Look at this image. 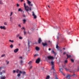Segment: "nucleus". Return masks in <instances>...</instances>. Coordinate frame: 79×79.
Returning a JSON list of instances; mask_svg holds the SVG:
<instances>
[{
  "mask_svg": "<svg viewBox=\"0 0 79 79\" xmlns=\"http://www.w3.org/2000/svg\"><path fill=\"white\" fill-rule=\"evenodd\" d=\"M3 56H5V54H3L1 56V57H3Z\"/></svg>",
  "mask_w": 79,
  "mask_h": 79,
  "instance_id": "c756f323",
  "label": "nucleus"
},
{
  "mask_svg": "<svg viewBox=\"0 0 79 79\" xmlns=\"http://www.w3.org/2000/svg\"><path fill=\"white\" fill-rule=\"evenodd\" d=\"M42 40H41V38H40L38 40V43L40 44L41 43V42H42Z\"/></svg>",
  "mask_w": 79,
  "mask_h": 79,
  "instance_id": "9b49d317",
  "label": "nucleus"
},
{
  "mask_svg": "<svg viewBox=\"0 0 79 79\" xmlns=\"http://www.w3.org/2000/svg\"><path fill=\"white\" fill-rule=\"evenodd\" d=\"M2 74H3V73L2 72L0 73V75H2Z\"/></svg>",
  "mask_w": 79,
  "mask_h": 79,
  "instance_id": "864d4df0",
  "label": "nucleus"
},
{
  "mask_svg": "<svg viewBox=\"0 0 79 79\" xmlns=\"http://www.w3.org/2000/svg\"><path fill=\"white\" fill-rule=\"evenodd\" d=\"M23 24H25V23H26V20L25 19H23Z\"/></svg>",
  "mask_w": 79,
  "mask_h": 79,
  "instance_id": "a211bd4d",
  "label": "nucleus"
},
{
  "mask_svg": "<svg viewBox=\"0 0 79 79\" xmlns=\"http://www.w3.org/2000/svg\"><path fill=\"white\" fill-rule=\"evenodd\" d=\"M24 35H26V31H24Z\"/></svg>",
  "mask_w": 79,
  "mask_h": 79,
  "instance_id": "a19ab883",
  "label": "nucleus"
},
{
  "mask_svg": "<svg viewBox=\"0 0 79 79\" xmlns=\"http://www.w3.org/2000/svg\"><path fill=\"white\" fill-rule=\"evenodd\" d=\"M26 73L25 71H23L22 72V74L23 76H24V75H26Z\"/></svg>",
  "mask_w": 79,
  "mask_h": 79,
  "instance_id": "f3484780",
  "label": "nucleus"
},
{
  "mask_svg": "<svg viewBox=\"0 0 79 79\" xmlns=\"http://www.w3.org/2000/svg\"><path fill=\"white\" fill-rule=\"evenodd\" d=\"M48 50H49V51H50V50H51V48H49L48 49Z\"/></svg>",
  "mask_w": 79,
  "mask_h": 79,
  "instance_id": "052dcab7",
  "label": "nucleus"
},
{
  "mask_svg": "<svg viewBox=\"0 0 79 79\" xmlns=\"http://www.w3.org/2000/svg\"><path fill=\"white\" fill-rule=\"evenodd\" d=\"M58 48H59V47L58 46V44H57L56 45V48H57V49H58Z\"/></svg>",
  "mask_w": 79,
  "mask_h": 79,
  "instance_id": "bb28decb",
  "label": "nucleus"
},
{
  "mask_svg": "<svg viewBox=\"0 0 79 79\" xmlns=\"http://www.w3.org/2000/svg\"><path fill=\"white\" fill-rule=\"evenodd\" d=\"M19 69H17V71H16V73H19Z\"/></svg>",
  "mask_w": 79,
  "mask_h": 79,
  "instance_id": "a878e982",
  "label": "nucleus"
},
{
  "mask_svg": "<svg viewBox=\"0 0 79 79\" xmlns=\"http://www.w3.org/2000/svg\"><path fill=\"white\" fill-rule=\"evenodd\" d=\"M52 52L53 53H55V51H52Z\"/></svg>",
  "mask_w": 79,
  "mask_h": 79,
  "instance_id": "4d7b16f0",
  "label": "nucleus"
},
{
  "mask_svg": "<svg viewBox=\"0 0 79 79\" xmlns=\"http://www.w3.org/2000/svg\"><path fill=\"white\" fill-rule=\"evenodd\" d=\"M19 34L17 35V37H19Z\"/></svg>",
  "mask_w": 79,
  "mask_h": 79,
  "instance_id": "680f3d73",
  "label": "nucleus"
},
{
  "mask_svg": "<svg viewBox=\"0 0 79 79\" xmlns=\"http://www.w3.org/2000/svg\"><path fill=\"white\" fill-rule=\"evenodd\" d=\"M66 53V52H64L63 53V55H64Z\"/></svg>",
  "mask_w": 79,
  "mask_h": 79,
  "instance_id": "a18cd8bd",
  "label": "nucleus"
},
{
  "mask_svg": "<svg viewBox=\"0 0 79 79\" xmlns=\"http://www.w3.org/2000/svg\"><path fill=\"white\" fill-rule=\"evenodd\" d=\"M29 6H33V4H30V5H29Z\"/></svg>",
  "mask_w": 79,
  "mask_h": 79,
  "instance_id": "ea45409f",
  "label": "nucleus"
},
{
  "mask_svg": "<svg viewBox=\"0 0 79 79\" xmlns=\"http://www.w3.org/2000/svg\"><path fill=\"white\" fill-rule=\"evenodd\" d=\"M71 60L72 61V62H74V60L73 59H71Z\"/></svg>",
  "mask_w": 79,
  "mask_h": 79,
  "instance_id": "72a5a7b5",
  "label": "nucleus"
},
{
  "mask_svg": "<svg viewBox=\"0 0 79 79\" xmlns=\"http://www.w3.org/2000/svg\"><path fill=\"white\" fill-rule=\"evenodd\" d=\"M19 26V27H21V24H19V25H18Z\"/></svg>",
  "mask_w": 79,
  "mask_h": 79,
  "instance_id": "6e6d98bb",
  "label": "nucleus"
},
{
  "mask_svg": "<svg viewBox=\"0 0 79 79\" xmlns=\"http://www.w3.org/2000/svg\"><path fill=\"white\" fill-rule=\"evenodd\" d=\"M0 4H3V2H2V0H0Z\"/></svg>",
  "mask_w": 79,
  "mask_h": 79,
  "instance_id": "473e14b6",
  "label": "nucleus"
},
{
  "mask_svg": "<svg viewBox=\"0 0 79 79\" xmlns=\"http://www.w3.org/2000/svg\"><path fill=\"white\" fill-rule=\"evenodd\" d=\"M20 76H21V74H20V73H19L17 75V76L18 77H20Z\"/></svg>",
  "mask_w": 79,
  "mask_h": 79,
  "instance_id": "c85d7f7f",
  "label": "nucleus"
},
{
  "mask_svg": "<svg viewBox=\"0 0 79 79\" xmlns=\"http://www.w3.org/2000/svg\"><path fill=\"white\" fill-rule=\"evenodd\" d=\"M16 73V71L14 70L13 71V73Z\"/></svg>",
  "mask_w": 79,
  "mask_h": 79,
  "instance_id": "09e8293b",
  "label": "nucleus"
},
{
  "mask_svg": "<svg viewBox=\"0 0 79 79\" xmlns=\"http://www.w3.org/2000/svg\"><path fill=\"white\" fill-rule=\"evenodd\" d=\"M60 71L61 73H62V74L64 75V74L63 73V72L62 71H63V69L61 68L60 69Z\"/></svg>",
  "mask_w": 79,
  "mask_h": 79,
  "instance_id": "1a4fd4ad",
  "label": "nucleus"
},
{
  "mask_svg": "<svg viewBox=\"0 0 79 79\" xmlns=\"http://www.w3.org/2000/svg\"><path fill=\"white\" fill-rule=\"evenodd\" d=\"M26 11H27V13L28 14V15H29V12L28 11H27L26 10Z\"/></svg>",
  "mask_w": 79,
  "mask_h": 79,
  "instance_id": "5fc2aeb1",
  "label": "nucleus"
},
{
  "mask_svg": "<svg viewBox=\"0 0 79 79\" xmlns=\"http://www.w3.org/2000/svg\"><path fill=\"white\" fill-rule=\"evenodd\" d=\"M32 61H30L28 63V64H30L31 65L32 64Z\"/></svg>",
  "mask_w": 79,
  "mask_h": 79,
  "instance_id": "6ab92c4d",
  "label": "nucleus"
},
{
  "mask_svg": "<svg viewBox=\"0 0 79 79\" xmlns=\"http://www.w3.org/2000/svg\"><path fill=\"white\" fill-rule=\"evenodd\" d=\"M50 78V76H48L47 77H46V79H49Z\"/></svg>",
  "mask_w": 79,
  "mask_h": 79,
  "instance_id": "b1692460",
  "label": "nucleus"
},
{
  "mask_svg": "<svg viewBox=\"0 0 79 79\" xmlns=\"http://www.w3.org/2000/svg\"><path fill=\"white\" fill-rule=\"evenodd\" d=\"M20 58H21V59L23 58V57H20Z\"/></svg>",
  "mask_w": 79,
  "mask_h": 79,
  "instance_id": "774afa93",
  "label": "nucleus"
},
{
  "mask_svg": "<svg viewBox=\"0 0 79 79\" xmlns=\"http://www.w3.org/2000/svg\"><path fill=\"white\" fill-rule=\"evenodd\" d=\"M70 77H71V75L69 74H68L66 77V78L67 79H68V78H69Z\"/></svg>",
  "mask_w": 79,
  "mask_h": 79,
  "instance_id": "f8f14e48",
  "label": "nucleus"
},
{
  "mask_svg": "<svg viewBox=\"0 0 79 79\" xmlns=\"http://www.w3.org/2000/svg\"><path fill=\"white\" fill-rule=\"evenodd\" d=\"M23 5L25 10L26 11H29V7L28 6H26V4L25 3H24Z\"/></svg>",
  "mask_w": 79,
  "mask_h": 79,
  "instance_id": "f03ea898",
  "label": "nucleus"
},
{
  "mask_svg": "<svg viewBox=\"0 0 79 79\" xmlns=\"http://www.w3.org/2000/svg\"><path fill=\"white\" fill-rule=\"evenodd\" d=\"M29 9L30 10V11H31V10H32V7H30L29 8Z\"/></svg>",
  "mask_w": 79,
  "mask_h": 79,
  "instance_id": "7c9ffc66",
  "label": "nucleus"
},
{
  "mask_svg": "<svg viewBox=\"0 0 79 79\" xmlns=\"http://www.w3.org/2000/svg\"><path fill=\"white\" fill-rule=\"evenodd\" d=\"M30 43H29V41L28 40V47H29V44Z\"/></svg>",
  "mask_w": 79,
  "mask_h": 79,
  "instance_id": "c03bdc74",
  "label": "nucleus"
},
{
  "mask_svg": "<svg viewBox=\"0 0 79 79\" xmlns=\"http://www.w3.org/2000/svg\"><path fill=\"white\" fill-rule=\"evenodd\" d=\"M53 75H55V77L56 79H58V78L57 77V74H56V72H53Z\"/></svg>",
  "mask_w": 79,
  "mask_h": 79,
  "instance_id": "0eeeda50",
  "label": "nucleus"
},
{
  "mask_svg": "<svg viewBox=\"0 0 79 79\" xmlns=\"http://www.w3.org/2000/svg\"><path fill=\"white\" fill-rule=\"evenodd\" d=\"M40 59L39 58L36 60L35 63H37V64H39L40 63Z\"/></svg>",
  "mask_w": 79,
  "mask_h": 79,
  "instance_id": "20e7f679",
  "label": "nucleus"
},
{
  "mask_svg": "<svg viewBox=\"0 0 79 79\" xmlns=\"http://www.w3.org/2000/svg\"><path fill=\"white\" fill-rule=\"evenodd\" d=\"M2 71L3 72V73H5V71L4 70H2Z\"/></svg>",
  "mask_w": 79,
  "mask_h": 79,
  "instance_id": "e2e57ef3",
  "label": "nucleus"
},
{
  "mask_svg": "<svg viewBox=\"0 0 79 79\" xmlns=\"http://www.w3.org/2000/svg\"><path fill=\"white\" fill-rule=\"evenodd\" d=\"M17 7H18L19 6V4H17Z\"/></svg>",
  "mask_w": 79,
  "mask_h": 79,
  "instance_id": "8fccbe9b",
  "label": "nucleus"
},
{
  "mask_svg": "<svg viewBox=\"0 0 79 79\" xmlns=\"http://www.w3.org/2000/svg\"><path fill=\"white\" fill-rule=\"evenodd\" d=\"M39 55H38V54H35L34 55V56H38Z\"/></svg>",
  "mask_w": 79,
  "mask_h": 79,
  "instance_id": "de8ad7c7",
  "label": "nucleus"
},
{
  "mask_svg": "<svg viewBox=\"0 0 79 79\" xmlns=\"http://www.w3.org/2000/svg\"><path fill=\"white\" fill-rule=\"evenodd\" d=\"M32 66H30V69H32Z\"/></svg>",
  "mask_w": 79,
  "mask_h": 79,
  "instance_id": "603ef678",
  "label": "nucleus"
},
{
  "mask_svg": "<svg viewBox=\"0 0 79 79\" xmlns=\"http://www.w3.org/2000/svg\"><path fill=\"white\" fill-rule=\"evenodd\" d=\"M61 37V42H64L65 41H66V39H65V38H64V37Z\"/></svg>",
  "mask_w": 79,
  "mask_h": 79,
  "instance_id": "39448f33",
  "label": "nucleus"
},
{
  "mask_svg": "<svg viewBox=\"0 0 79 79\" xmlns=\"http://www.w3.org/2000/svg\"><path fill=\"white\" fill-rule=\"evenodd\" d=\"M21 29H24V31H25L26 30V29H25V28H24V27H22V28H21Z\"/></svg>",
  "mask_w": 79,
  "mask_h": 79,
  "instance_id": "e433bc0d",
  "label": "nucleus"
},
{
  "mask_svg": "<svg viewBox=\"0 0 79 79\" xmlns=\"http://www.w3.org/2000/svg\"><path fill=\"white\" fill-rule=\"evenodd\" d=\"M35 49L36 50H37V51H39V50H40V48L38 47H36L35 48Z\"/></svg>",
  "mask_w": 79,
  "mask_h": 79,
  "instance_id": "4468645a",
  "label": "nucleus"
},
{
  "mask_svg": "<svg viewBox=\"0 0 79 79\" xmlns=\"http://www.w3.org/2000/svg\"><path fill=\"white\" fill-rule=\"evenodd\" d=\"M0 28L1 29H4V30H5V29H6V27H5V26H3V27L2 26H0Z\"/></svg>",
  "mask_w": 79,
  "mask_h": 79,
  "instance_id": "423d86ee",
  "label": "nucleus"
},
{
  "mask_svg": "<svg viewBox=\"0 0 79 79\" xmlns=\"http://www.w3.org/2000/svg\"><path fill=\"white\" fill-rule=\"evenodd\" d=\"M20 2H23V1H24V0H20Z\"/></svg>",
  "mask_w": 79,
  "mask_h": 79,
  "instance_id": "bf43d9fd",
  "label": "nucleus"
},
{
  "mask_svg": "<svg viewBox=\"0 0 79 79\" xmlns=\"http://www.w3.org/2000/svg\"><path fill=\"white\" fill-rule=\"evenodd\" d=\"M20 45H21V44H19L18 46H20Z\"/></svg>",
  "mask_w": 79,
  "mask_h": 79,
  "instance_id": "69168bd1",
  "label": "nucleus"
},
{
  "mask_svg": "<svg viewBox=\"0 0 79 79\" xmlns=\"http://www.w3.org/2000/svg\"><path fill=\"white\" fill-rule=\"evenodd\" d=\"M32 16H35V14H34V12H32Z\"/></svg>",
  "mask_w": 79,
  "mask_h": 79,
  "instance_id": "4c0bfd02",
  "label": "nucleus"
},
{
  "mask_svg": "<svg viewBox=\"0 0 79 79\" xmlns=\"http://www.w3.org/2000/svg\"><path fill=\"white\" fill-rule=\"evenodd\" d=\"M7 61V60H6V62H7V64H8L9 63V61Z\"/></svg>",
  "mask_w": 79,
  "mask_h": 79,
  "instance_id": "49530a36",
  "label": "nucleus"
},
{
  "mask_svg": "<svg viewBox=\"0 0 79 79\" xmlns=\"http://www.w3.org/2000/svg\"><path fill=\"white\" fill-rule=\"evenodd\" d=\"M72 77L73 76V77H77V75L75 74H74L73 75L71 76Z\"/></svg>",
  "mask_w": 79,
  "mask_h": 79,
  "instance_id": "412c9836",
  "label": "nucleus"
},
{
  "mask_svg": "<svg viewBox=\"0 0 79 79\" xmlns=\"http://www.w3.org/2000/svg\"><path fill=\"white\" fill-rule=\"evenodd\" d=\"M63 67L64 68V69L65 68H66V66L65 65H64V66H63Z\"/></svg>",
  "mask_w": 79,
  "mask_h": 79,
  "instance_id": "3c124183",
  "label": "nucleus"
},
{
  "mask_svg": "<svg viewBox=\"0 0 79 79\" xmlns=\"http://www.w3.org/2000/svg\"><path fill=\"white\" fill-rule=\"evenodd\" d=\"M4 25H5L6 26V25H7V23H6L5 22L4 23Z\"/></svg>",
  "mask_w": 79,
  "mask_h": 79,
  "instance_id": "79ce46f5",
  "label": "nucleus"
},
{
  "mask_svg": "<svg viewBox=\"0 0 79 79\" xmlns=\"http://www.w3.org/2000/svg\"><path fill=\"white\" fill-rule=\"evenodd\" d=\"M34 16V18L35 19H36V18H37V16H36V15H35Z\"/></svg>",
  "mask_w": 79,
  "mask_h": 79,
  "instance_id": "c9c22d12",
  "label": "nucleus"
},
{
  "mask_svg": "<svg viewBox=\"0 0 79 79\" xmlns=\"http://www.w3.org/2000/svg\"><path fill=\"white\" fill-rule=\"evenodd\" d=\"M12 15H13V12H10V16H12Z\"/></svg>",
  "mask_w": 79,
  "mask_h": 79,
  "instance_id": "cd10ccee",
  "label": "nucleus"
},
{
  "mask_svg": "<svg viewBox=\"0 0 79 79\" xmlns=\"http://www.w3.org/2000/svg\"><path fill=\"white\" fill-rule=\"evenodd\" d=\"M47 58H48V60H53V59H54L53 57L51 56H48Z\"/></svg>",
  "mask_w": 79,
  "mask_h": 79,
  "instance_id": "7ed1b4c3",
  "label": "nucleus"
},
{
  "mask_svg": "<svg viewBox=\"0 0 79 79\" xmlns=\"http://www.w3.org/2000/svg\"><path fill=\"white\" fill-rule=\"evenodd\" d=\"M51 65L52 66V69H53L54 71H55V70L54 68V66H55V65H54V62L52 61L51 62Z\"/></svg>",
  "mask_w": 79,
  "mask_h": 79,
  "instance_id": "f257e3e1",
  "label": "nucleus"
},
{
  "mask_svg": "<svg viewBox=\"0 0 79 79\" xmlns=\"http://www.w3.org/2000/svg\"><path fill=\"white\" fill-rule=\"evenodd\" d=\"M42 44L43 47H45V46H48L47 44V43H42Z\"/></svg>",
  "mask_w": 79,
  "mask_h": 79,
  "instance_id": "9d476101",
  "label": "nucleus"
},
{
  "mask_svg": "<svg viewBox=\"0 0 79 79\" xmlns=\"http://www.w3.org/2000/svg\"><path fill=\"white\" fill-rule=\"evenodd\" d=\"M23 17H26V15H23Z\"/></svg>",
  "mask_w": 79,
  "mask_h": 79,
  "instance_id": "13d9d810",
  "label": "nucleus"
},
{
  "mask_svg": "<svg viewBox=\"0 0 79 79\" xmlns=\"http://www.w3.org/2000/svg\"><path fill=\"white\" fill-rule=\"evenodd\" d=\"M64 69L66 70V71H68L69 69H68L67 68H65Z\"/></svg>",
  "mask_w": 79,
  "mask_h": 79,
  "instance_id": "58836bf2",
  "label": "nucleus"
},
{
  "mask_svg": "<svg viewBox=\"0 0 79 79\" xmlns=\"http://www.w3.org/2000/svg\"><path fill=\"white\" fill-rule=\"evenodd\" d=\"M19 51V49L18 48H16L14 50V52L15 53H17Z\"/></svg>",
  "mask_w": 79,
  "mask_h": 79,
  "instance_id": "6e6552de",
  "label": "nucleus"
},
{
  "mask_svg": "<svg viewBox=\"0 0 79 79\" xmlns=\"http://www.w3.org/2000/svg\"><path fill=\"white\" fill-rule=\"evenodd\" d=\"M27 2L28 4V5H30L31 3V2L29 1H28Z\"/></svg>",
  "mask_w": 79,
  "mask_h": 79,
  "instance_id": "4be33fe9",
  "label": "nucleus"
},
{
  "mask_svg": "<svg viewBox=\"0 0 79 79\" xmlns=\"http://www.w3.org/2000/svg\"><path fill=\"white\" fill-rule=\"evenodd\" d=\"M67 62H68V60H65V61H64L65 63H67Z\"/></svg>",
  "mask_w": 79,
  "mask_h": 79,
  "instance_id": "f704fd0d",
  "label": "nucleus"
},
{
  "mask_svg": "<svg viewBox=\"0 0 79 79\" xmlns=\"http://www.w3.org/2000/svg\"><path fill=\"white\" fill-rule=\"evenodd\" d=\"M12 19V17H11L10 18V19Z\"/></svg>",
  "mask_w": 79,
  "mask_h": 79,
  "instance_id": "0e129e2a",
  "label": "nucleus"
},
{
  "mask_svg": "<svg viewBox=\"0 0 79 79\" xmlns=\"http://www.w3.org/2000/svg\"><path fill=\"white\" fill-rule=\"evenodd\" d=\"M9 41L10 42H12V43H13V42H14V41L13 40H9Z\"/></svg>",
  "mask_w": 79,
  "mask_h": 79,
  "instance_id": "393cba45",
  "label": "nucleus"
},
{
  "mask_svg": "<svg viewBox=\"0 0 79 79\" xmlns=\"http://www.w3.org/2000/svg\"><path fill=\"white\" fill-rule=\"evenodd\" d=\"M19 73H20V74H23V72H22L21 71H19Z\"/></svg>",
  "mask_w": 79,
  "mask_h": 79,
  "instance_id": "37998d69",
  "label": "nucleus"
},
{
  "mask_svg": "<svg viewBox=\"0 0 79 79\" xmlns=\"http://www.w3.org/2000/svg\"><path fill=\"white\" fill-rule=\"evenodd\" d=\"M20 63L21 65H23V60H21Z\"/></svg>",
  "mask_w": 79,
  "mask_h": 79,
  "instance_id": "dca6fc26",
  "label": "nucleus"
},
{
  "mask_svg": "<svg viewBox=\"0 0 79 79\" xmlns=\"http://www.w3.org/2000/svg\"><path fill=\"white\" fill-rule=\"evenodd\" d=\"M10 47L11 48H13V44H11V45L10 46Z\"/></svg>",
  "mask_w": 79,
  "mask_h": 79,
  "instance_id": "5701e85b",
  "label": "nucleus"
},
{
  "mask_svg": "<svg viewBox=\"0 0 79 79\" xmlns=\"http://www.w3.org/2000/svg\"><path fill=\"white\" fill-rule=\"evenodd\" d=\"M49 43H50V44H51L52 43V42L51 41V42H50Z\"/></svg>",
  "mask_w": 79,
  "mask_h": 79,
  "instance_id": "338daca9",
  "label": "nucleus"
},
{
  "mask_svg": "<svg viewBox=\"0 0 79 79\" xmlns=\"http://www.w3.org/2000/svg\"><path fill=\"white\" fill-rule=\"evenodd\" d=\"M66 56L67 57V58H70V57H71V56L70 55H69L68 54L66 55Z\"/></svg>",
  "mask_w": 79,
  "mask_h": 79,
  "instance_id": "2eb2a0df",
  "label": "nucleus"
},
{
  "mask_svg": "<svg viewBox=\"0 0 79 79\" xmlns=\"http://www.w3.org/2000/svg\"><path fill=\"white\" fill-rule=\"evenodd\" d=\"M18 11H21V12H22L23 11V10L21 9V8H19L18 10Z\"/></svg>",
  "mask_w": 79,
  "mask_h": 79,
  "instance_id": "aec40b11",
  "label": "nucleus"
},
{
  "mask_svg": "<svg viewBox=\"0 0 79 79\" xmlns=\"http://www.w3.org/2000/svg\"><path fill=\"white\" fill-rule=\"evenodd\" d=\"M19 38L20 40L23 39V37L21 36H19Z\"/></svg>",
  "mask_w": 79,
  "mask_h": 79,
  "instance_id": "2f4dec72",
  "label": "nucleus"
},
{
  "mask_svg": "<svg viewBox=\"0 0 79 79\" xmlns=\"http://www.w3.org/2000/svg\"><path fill=\"white\" fill-rule=\"evenodd\" d=\"M6 77L5 76L3 77V75H2L1 77V79H5Z\"/></svg>",
  "mask_w": 79,
  "mask_h": 79,
  "instance_id": "ddd939ff",
  "label": "nucleus"
}]
</instances>
